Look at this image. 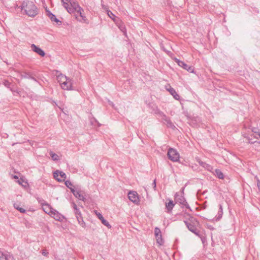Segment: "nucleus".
Segmentation results:
<instances>
[{"mask_svg": "<svg viewBox=\"0 0 260 260\" xmlns=\"http://www.w3.org/2000/svg\"><path fill=\"white\" fill-rule=\"evenodd\" d=\"M156 238L157 242L159 245H162L163 244V240L162 239V236L161 237H156Z\"/></svg>", "mask_w": 260, "mask_h": 260, "instance_id": "nucleus-33", "label": "nucleus"}, {"mask_svg": "<svg viewBox=\"0 0 260 260\" xmlns=\"http://www.w3.org/2000/svg\"><path fill=\"white\" fill-rule=\"evenodd\" d=\"M57 79L60 83L61 87L63 90L72 89V81L66 76L61 74L57 76Z\"/></svg>", "mask_w": 260, "mask_h": 260, "instance_id": "nucleus-3", "label": "nucleus"}, {"mask_svg": "<svg viewBox=\"0 0 260 260\" xmlns=\"http://www.w3.org/2000/svg\"><path fill=\"white\" fill-rule=\"evenodd\" d=\"M255 138L256 139H258V137H257L255 136Z\"/></svg>", "mask_w": 260, "mask_h": 260, "instance_id": "nucleus-51", "label": "nucleus"}, {"mask_svg": "<svg viewBox=\"0 0 260 260\" xmlns=\"http://www.w3.org/2000/svg\"><path fill=\"white\" fill-rule=\"evenodd\" d=\"M198 162L201 166L203 167V168H204L209 171H212V170H213L212 167L210 165L208 164L205 162L202 161L201 160H200L198 161Z\"/></svg>", "mask_w": 260, "mask_h": 260, "instance_id": "nucleus-20", "label": "nucleus"}, {"mask_svg": "<svg viewBox=\"0 0 260 260\" xmlns=\"http://www.w3.org/2000/svg\"><path fill=\"white\" fill-rule=\"evenodd\" d=\"M215 173L219 179H223L224 175L222 172L219 169L215 170Z\"/></svg>", "mask_w": 260, "mask_h": 260, "instance_id": "nucleus-27", "label": "nucleus"}, {"mask_svg": "<svg viewBox=\"0 0 260 260\" xmlns=\"http://www.w3.org/2000/svg\"><path fill=\"white\" fill-rule=\"evenodd\" d=\"M257 186L258 190L260 191V180L258 179H257Z\"/></svg>", "mask_w": 260, "mask_h": 260, "instance_id": "nucleus-41", "label": "nucleus"}, {"mask_svg": "<svg viewBox=\"0 0 260 260\" xmlns=\"http://www.w3.org/2000/svg\"><path fill=\"white\" fill-rule=\"evenodd\" d=\"M78 221V222L82 226V227H84L85 226V222H84L83 220V218L82 217H81V216H77V218Z\"/></svg>", "mask_w": 260, "mask_h": 260, "instance_id": "nucleus-31", "label": "nucleus"}, {"mask_svg": "<svg viewBox=\"0 0 260 260\" xmlns=\"http://www.w3.org/2000/svg\"><path fill=\"white\" fill-rule=\"evenodd\" d=\"M4 84L6 87L8 88H10L11 83L9 81L5 80L4 82Z\"/></svg>", "mask_w": 260, "mask_h": 260, "instance_id": "nucleus-35", "label": "nucleus"}, {"mask_svg": "<svg viewBox=\"0 0 260 260\" xmlns=\"http://www.w3.org/2000/svg\"><path fill=\"white\" fill-rule=\"evenodd\" d=\"M71 191L74 196L78 198L79 200L84 201L85 198L84 195V193L80 190L71 188Z\"/></svg>", "mask_w": 260, "mask_h": 260, "instance_id": "nucleus-10", "label": "nucleus"}, {"mask_svg": "<svg viewBox=\"0 0 260 260\" xmlns=\"http://www.w3.org/2000/svg\"><path fill=\"white\" fill-rule=\"evenodd\" d=\"M99 219H100L102 223L104 225L107 226L108 229H111V225L110 224L109 222L107 220H106L104 218V217L103 216L102 214L99 213Z\"/></svg>", "mask_w": 260, "mask_h": 260, "instance_id": "nucleus-18", "label": "nucleus"}, {"mask_svg": "<svg viewBox=\"0 0 260 260\" xmlns=\"http://www.w3.org/2000/svg\"><path fill=\"white\" fill-rule=\"evenodd\" d=\"M117 26L118 27L119 29L123 33L124 35H126V29L125 25L120 20V22H118V24H116Z\"/></svg>", "mask_w": 260, "mask_h": 260, "instance_id": "nucleus-22", "label": "nucleus"}, {"mask_svg": "<svg viewBox=\"0 0 260 260\" xmlns=\"http://www.w3.org/2000/svg\"><path fill=\"white\" fill-rule=\"evenodd\" d=\"M20 7L21 11L29 17H34L38 14V9L32 2L23 1Z\"/></svg>", "mask_w": 260, "mask_h": 260, "instance_id": "nucleus-1", "label": "nucleus"}, {"mask_svg": "<svg viewBox=\"0 0 260 260\" xmlns=\"http://www.w3.org/2000/svg\"><path fill=\"white\" fill-rule=\"evenodd\" d=\"M47 15L49 17V18L50 19V20H51V21L52 22H55L56 24L58 25H60L61 24V21L59 20L56 17V16L53 14H52V13H51L50 12H48V14H47Z\"/></svg>", "mask_w": 260, "mask_h": 260, "instance_id": "nucleus-15", "label": "nucleus"}, {"mask_svg": "<svg viewBox=\"0 0 260 260\" xmlns=\"http://www.w3.org/2000/svg\"><path fill=\"white\" fill-rule=\"evenodd\" d=\"M14 178H15V179H18V177L17 176H16V175H15V176H14Z\"/></svg>", "mask_w": 260, "mask_h": 260, "instance_id": "nucleus-48", "label": "nucleus"}, {"mask_svg": "<svg viewBox=\"0 0 260 260\" xmlns=\"http://www.w3.org/2000/svg\"><path fill=\"white\" fill-rule=\"evenodd\" d=\"M42 254L45 256H47L48 254V252H46L45 250H42Z\"/></svg>", "mask_w": 260, "mask_h": 260, "instance_id": "nucleus-40", "label": "nucleus"}, {"mask_svg": "<svg viewBox=\"0 0 260 260\" xmlns=\"http://www.w3.org/2000/svg\"><path fill=\"white\" fill-rule=\"evenodd\" d=\"M174 197L175 203L179 204L180 205L181 208H185L190 211H192L188 204L186 202L184 195L180 194L179 193H176Z\"/></svg>", "mask_w": 260, "mask_h": 260, "instance_id": "nucleus-4", "label": "nucleus"}, {"mask_svg": "<svg viewBox=\"0 0 260 260\" xmlns=\"http://www.w3.org/2000/svg\"><path fill=\"white\" fill-rule=\"evenodd\" d=\"M73 208L74 209V210H77V209H78L77 208V205L75 203L73 204Z\"/></svg>", "mask_w": 260, "mask_h": 260, "instance_id": "nucleus-43", "label": "nucleus"}, {"mask_svg": "<svg viewBox=\"0 0 260 260\" xmlns=\"http://www.w3.org/2000/svg\"><path fill=\"white\" fill-rule=\"evenodd\" d=\"M107 13L109 17H110L113 21L116 23L118 24L120 22L119 18L116 17V16L110 10L107 11Z\"/></svg>", "mask_w": 260, "mask_h": 260, "instance_id": "nucleus-19", "label": "nucleus"}, {"mask_svg": "<svg viewBox=\"0 0 260 260\" xmlns=\"http://www.w3.org/2000/svg\"><path fill=\"white\" fill-rule=\"evenodd\" d=\"M75 213L76 214V218H77V216H81V213L79 211V209H77V210H75Z\"/></svg>", "mask_w": 260, "mask_h": 260, "instance_id": "nucleus-37", "label": "nucleus"}, {"mask_svg": "<svg viewBox=\"0 0 260 260\" xmlns=\"http://www.w3.org/2000/svg\"><path fill=\"white\" fill-rule=\"evenodd\" d=\"M2 253H3V252H2L1 251H0V257L1 256V255H2Z\"/></svg>", "mask_w": 260, "mask_h": 260, "instance_id": "nucleus-49", "label": "nucleus"}, {"mask_svg": "<svg viewBox=\"0 0 260 260\" xmlns=\"http://www.w3.org/2000/svg\"><path fill=\"white\" fill-rule=\"evenodd\" d=\"M108 103H109V105H110L112 107L114 108V104H113V102L109 101Z\"/></svg>", "mask_w": 260, "mask_h": 260, "instance_id": "nucleus-42", "label": "nucleus"}, {"mask_svg": "<svg viewBox=\"0 0 260 260\" xmlns=\"http://www.w3.org/2000/svg\"><path fill=\"white\" fill-rule=\"evenodd\" d=\"M52 217L54 218V219L57 221H61L64 218V216L59 213L57 211L54 209L52 211L51 215Z\"/></svg>", "mask_w": 260, "mask_h": 260, "instance_id": "nucleus-12", "label": "nucleus"}, {"mask_svg": "<svg viewBox=\"0 0 260 260\" xmlns=\"http://www.w3.org/2000/svg\"><path fill=\"white\" fill-rule=\"evenodd\" d=\"M128 199L133 203H137L139 202L138 193L135 191H130L128 193Z\"/></svg>", "mask_w": 260, "mask_h": 260, "instance_id": "nucleus-11", "label": "nucleus"}, {"mask_svg": "<svg viewBox=\"0 0 260 260\" xmlns=\"http://www.w3.org/2000/svg\"><path fill=\"white\" fill-rule=\"evenodd\" d=\"M14 207L19 211L21 213H24L26 212V210L24 209L19 207V205L18 203H14Z\"/></svg>", "mask_w": 260, "mask_h": 260, "instance_id": "nucleus-28", "label": "nucleus"}, {"mask_svg": "<svg viewBox=\"0 0 260 260\" xmlns=\"http://www.w3.org/2000/svg\"><path fill=\"white\" fill-rule=\"evenodd\" d=\"M175 204L173 202L170 200L168 203L166 204V207L169 212L171 211Z\"/></svg>", "mask_w": 260, "mask_h": 260, "instance_id": "nucleus-23", "label": "nucleus"}, {"mask_svg": "<svg viewBox=\"0 0 260 260\" xmlns=\"http://www.w3.org/2000/svg\"><path fill=\"white\" fill-rule=\"evenodd\" d=\"M83 10L81 8L76 10L75 12L73 13L75 15L76 19L80 22H84L85 21V16L83 14L82 12Z\"/></svg>", "mask_w": 260, "mask_h": 260, "instance_id": "nucleus-9", "label": "nucleus"}, {"mask_svg": "<svg viewBox=\"0 0 260 260\" xmlns=\"http://www.w3.org/2000/svg\"><path fill=\"white\" fill-rule=\"evenodd\" d=\"M49 155H50V156L53 160L57 161L59 159V156L57 154L54 153L52 151H50L49 152Z\"/></svg>", "mask_w": 260, "mask_h": 260, "instance_id": "nucleus-25", "label": "nucleus"}, {"mask_svg": "<svg viewBox=\"0 0 260 260\" xmlns=\"http://www.w3.org/2000/svg\"><path fill=\"white\" fill-rule=\"evenodd\" d=\"M101 124L100 123H99L98 124V125H99V127L100 126Z\"/></svg>", "mask_w": 260, "mask_h": 260, "instance_id": "nucleus-50", "label": "nucleus"}, {"mask_svg": "<svg viewBox=\"0 0 260 260\" xmlns=\"http://www.w3.org/2000/svg\"><path fill=\"white\" fill-rule=\"evenodd\" d=\"M247 139L248 141V143L254 144L255 146H260V143L259 142L256 141H253L249 137H247Z\"/></svg>", "mask_w": 260, "mask_h": 260, "instance_id": "nucleus-29", "label": "nucleus"}, {"mask_svg": "<svg viewBox=\"0 0 260 260\" xmlns=\"http://www.w3.org/2000/svg\"><path fill=\"white\" fill-rule=\"evenodd\" d=\"M162 120L164 121V122L167 125L168 127H171L172 128L175 127V125L173 124L170 118L167 117L166 115H163Z\"/></svg>", "mask_w": 260, "mask_h": 260, "instance_id": "nucleus-17", "label": "nucleus"}, {"mask_svg": "<svg viewBox=\"0 0 260 260\" xmlns=\"http://www.w3.org/2000/svg\"><path fill=\"white\" fill-rule=\"evenodd\" d=\"M67 2L68 3V7H64L70 14L75 12L76 10L81 8L78 3L74 0H68V2Z\"/></svg>", "mask_w": 260, "mask_h": 260, "instance_id": "nucleus-5", "label": "nucleus"}, {"mask_svg": "<svg viewBox=\"0 0 260 260\" xmlns=\"http://www.w3.org/2000/svg\"><path fill=\"white\" fill-rule=\"evenodd\" d=\"M168 86V88L167 86H166V89L170 92V93L174 97L175 100H179L180 99V96L177 93L176 90L170 85H169Z\"/></svg>", "mask_w": 260, "mask_h": 260, "instance_id": "nucleus-13", "label": "nucleus"}, {"mask_svg": "<svg viewBox=\"0 0 260 260\" xmlns=\"http://www.w3.org/2000/svg\"><path fill=\"white\" fill-rule=\"evenodd\" d=\"M94 212L95 213V214H96V216H98V210H95L94 211Z\"/></svg>", "mask_w": 260, "mask_h": 260, "instance_id": "nucleus-46", "label": "nucleus"}, {"mask_svg": "<svg viewBox=\"0 0 260 260\" xmlns=\"http://www.w3.org/2000/svg\"><path fill=\"white\" fill-rule=\"evenodd\" d=\"M38 201L39 203H40L42 207H43L44 205H45V204H47V203L43 199H38Z\"/></svg>", "mask_w": 260, "mask_h": 260, "instance_id": "nucleus-34", "label": "nucleus"}, {"mask_svg": "<svg viewBox=\"0 0 260 260\" xmlns=\"http://www.w3.org/2000/svg\"><path fill=\"white\" fill-rule=\"evenodd\" d=\"M169 158L174 162H177L179 160L180 155L176 149L170 148L167 153Z\"/></svg>", "mask_w": 260, "mask_h": 260, "instance_id": "nucleus-6", "label": "nucleus"}, {"mask_svg": "<svg viewBox=\"0 0 260 260\" xmlns=\"http://www.w3.org/2000/svg\"><path fill=\"white\" fill-rule=\"evenodd\" d=\"M18 182L19 184H22V183L23 182V180L22 179H20L18 180Z\"/></svg>", "mask_w": 260, "mask_h": 260, "instance_id": "nucleus-45", "label": "nucleus"}, {"mask_svg": "<svg viewBox=\"0 0 260 260\" xmlns=\"http://www.w3.org/2000/svg\"><path fill=\"white\" fill-rule=\"evenodd\" d=\"M252 132L255 133L256 135H257L258 137L260 138V133L259 130L256 128H253L252 129Z\"/></svg>", "mask_w": 260, "mask_h": 260, "instance_id": "nucleus-32", "label": "nucleus"}, {"mask_svg": "<svg viewBox=\"0 0 260 260\" xmlns=\"http://www.w3.org/2000/svg\"><path fill=\"white\" fill-rule=\"evenodd\" d=\"M61 2L63 7H68V3L67 2H68V0H61Z\"/></svg>", "mask_w": 260, "mask_h": 260, "instance_id": "nucleus-38", "label": "nucleus"}, {"mask_svg": "<svg viewBox=\"0 0 260 260\" xmlns=\"http://www.w3.org/2000/svg\"><path fill=\"white\" fill-rule=\"evenodd\" d=\"M184 188H182L181 190V191L180 192H178L180 194H183L184 195Z\"/></svg>", "mask_w": 260, "mask_h": 260, "instance_id": "nucleus-44", "label": "nucleus"}, {"mask_svg": "<svg viewBox=\"0 0 260 260\" xmlns=\"http://www.w3.org/2000/svg\"><path fill=\"white\" fill-rule=\"evenodd\" d=\"M164 51H166L168 54H169V53H170V51H166V50L164 49Z\"/></svg>", "mask_w": 260, "mask_h": 260, "instance_id": "nucleus-47", "label": "nucleus"}, {"mask_svg": "<svg viewBox=\"0 0 260 260\" xmlns=\"http://www.w3.org/2000/svg\"><path fill=\"white\" fill-rule=\"evenodd\" d=\"M11 255L7 253H2V255L0 257V260H10Z\"/></svg>", "mask_w": 260, "mask_h": 260, "instance_id": "nucleus-26", "label": "nucleus"}, {"mask_svg": "<svg viewBox=\"0 0 260 260\" xmlns=\"http://www.w3.org/2000/svg\"><path fill=\"white\" fill-rule=\"evenodd\" d=\"M154 234H155V236L156 238L158 237H161V231H160V229L157 227H156L154 229Z\"/></svg>", "mask_w": 260, "mask_h": 260, "instance_id": "nucleus-30", "label": "nucleus"}, {"mask_svg": "<svg viewBox=\"0 0 260 260\" xmlns=\"http://www.w3.org/2000/svg\"><path fill=\"white\" fill-rule=\"evenodd\" d=\"M152 185H153V188L154 189V190H156V180L154 179L153 181V183H152Z\"/></svg>", "mask_w": 260, "mask_h": 260, "instance_id": "nucleus-39", "label": "nucleus"}, {"mask_svg": "<svg viewBox=\"0 0 260 260\" xmlns=\"http://www.w3.org/2000/svg\"><path fill=\"white\" fill-rule=\"evenodd\" d=\"M174 61L177 63V64L182 68L183 69L187 71L190 73L194 72V69L192 67L188 66L186 63H185L184 61L180 60L179 59L177 58H174Z\"/></svg>", "mask_w": 260, "mask_h": 260, "instance_id": "nucleus-7", "label": "nucleus"}, {"mask_svg": "<svg viewBox=\"0 0 260 260\" xmlns=\"http://www.w3.org/2000/svg\"><path fill=\"white\" fill-rule=\"evenodd\" d=\"M31 48L32 50L33 51L35 52L39 55H40L41 56H44L45 55V53L44 51L40 48L37 47L35 44H32L31 45Z\"/></svg>", "mask_w": 260, "mask_h": 260, "instance_id": "nucleus-14", "label": "nucleus"}, {"mask_svg": "<svg viewBox=\"0 0 260 260\" xmlns=\"http://www.w3.org/2000/svg\"><path fill=\"white\" fill-rule=\"evenodd\" d=\"M184 222L188 230L194 234L196 236L201 237L200 232L197 228L199 223L196 218L191 217L188 221H184Z\"/></svg>", "mask_w": 260, "mask_h": 260, "instance_id": "nucleus-2", "label": "nucleus"}, {"mask_svg": "<svg viewBox=\"0 0 260 260\" xmlns=\"http://www.w3.org/2000/svg\"><path fill=\"white\" fill-rule=\"evenodd\" d=\"M223 208L221 204L219 206V210L217 215L215 216L214 220L216 221H218L221 219L223 215Z\"/></svg>", "mask_w": 260, "mask_h": 260, "instance_id": "nucleus-16", "label": "nucleus"}, {"mask_svg": "<svg viewBox=\"0 0 260 260\" xmlns=\"http://www.w3.org/2000/svg\"><path fill=\"white\" fill-rule=\"evenodd\" d=\"M43 210L48 214L51 215L52 213L53 209L48 204H45L43 207H42Z\"/></svg>", "mask_w": 260, "mask_h": 260, "instance_id": "nucleus-21", "label": "nucleus"}, {"mask_svg": "<svg viewBox=\"0 0 260 260\" xmlns=\"http://www.w3.org/2000/svg\"><path fill=\"white\" fill-rule=\"evenodd\" d=\"M53 177L56 180L61 182L66 179V175L62 171L57 170L53 173Z\"/></svg>", "mask_w": 260, "mask_h": 260, "instance_id": "nucleus-8", "label": "nucleus"}, {"mask_svg": "<svg viewBox=\"0 0 260 260\" xmlns=\"http://www.w3.org/2000/svg\"><path fill=\"white\" fill-rule=\"evenodd\" d=\"M22 78H27V79H30L35 81H37V80L35 78H34V77L31 76V74L29 73H24L22 75Z\"/></svg>", "mask_w": 260, "mask_h": 260, "instance_id": "nucleus-24", "label": "nucleus"}, {"mask_svg": "<svg viewBox=\"0 0 260 260\" xmlns=\"http://www.w3.org/2000/svg\"><path fill=\"white\" fill-rule=\"evenodd\" d=\"M65 184L69 188H70V186H72V184L70 181H66L65 182Z\"/></svg>", "mask_w": 260, "mask_h": 260, "instance_id": "nucleus-36", "label": "nucleus"}]
</instances>
